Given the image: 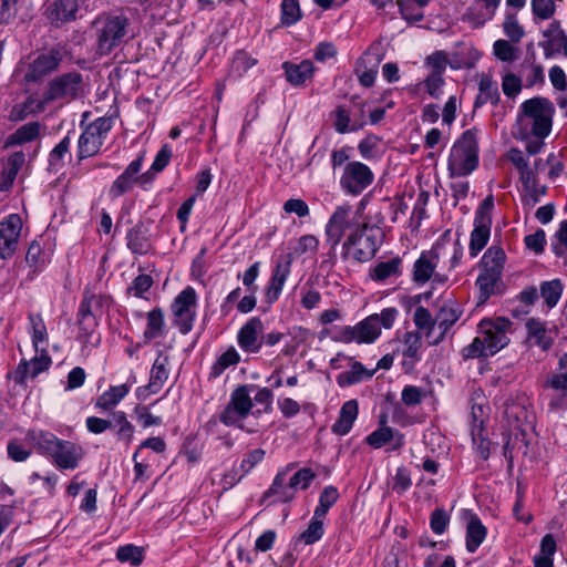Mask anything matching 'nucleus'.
I'll return each instance as SVG.
<instances>
[{"instance_id":"nucleus-9","label":"nucleus","mask_w":567,"mask_h":567,"mask_svg":"<svg viewBox=\"0 0 567 567\" xmlns=\"http://www.w3.org/2000/svg\"><path fill=\"white\" fill-rule=\"evenodd\" d=\"M512 332L513 322L505 317L484 319L480 323V333L487 342L489 352L494 354L509 343Z\"/></svg>"},{"instance_id":"nucleus-19","label":"nucleus","mask_w":567,"mask_h":567,"mask_svg":"<svg viewBox=\"0 0 567 567\" xmlns=\"http://www.w3.org/2000/svg\"><path fill=\"white\" fill-rule=\"evenodd\" d=\"M264 331V324L257 317L250 318L239 330L238 344L247 352L256 353L262 346L260 334Z\"/></svg>"},{"instance_id":"nucleus-7","label":"nucleus","mask_w":567,"mask_h":567,"mask_svg":"<svg viewBox=\"0 0 567 567\" xmlns=\"http://www.w3.org/2000/svg\"><path fill=\"white\" fill-rule=\"evenodd\" d=\"M252 388V385H241L233 391L228 404L219 415L220 422L228 426L244 429L243 421L252 408L249 394V390Z\"/></svg>"},{"instance_id":"nucleus-51","label":"nucleus","mask_w":567,"mask_h":567,"mask_svg":"<svg viewBox=\"0 0 567 567\" xmlns=\"http://www.w3.org/2000/svg\"><path fill=\"white\" fill-rule=\"evenodd\" d=\"M301 18L298 0H282L281 22L286 25L295 24Z\"/></svg>"},{"instance_id":"nucleus-42","label":"nucleus","mask_w":567,"mask_h":567,"mask_svg":"<svg viewBox=\"0 0 567 567\" xmlns=\"http://www.w3.org/2000/svg\"><path fill=\"white\" fill-rule=\"evenodd\" d=\"M501 277V275L482 270L481 275L476 280V285L480 288V298L483 301H485L491 295L496 292Z\"/></svg>"},{"instance_id":"nucleus-52","label":"nucleus","mask_w":567,"mask_h":567,"mask_svg":"<svg viewBox=\"0 0 567 567\" xmlns=\"http://www.w3.org/2000/svg\"><path fill=\"white\" fill-rule=\"evenodd\" d=\"M494 55L503 62H512L517 58L518 49L511 44L507 40H496L493 44Z\"/></svg>"},{"instance_id":"nucleus-20","label":"nucleus","mask_w":567,"mask_h":567,"mask_svg":"<svg viewBox=\"0 0 567 567\" xmlns=\"http://www.w3.org/2000/svg\"><path fill=\"white\" fill-rule=\"evenodd\" d=\"M168 357L159 354L151 370L147 385L137 389V396L145 400L148 395L157 393L168 378Z\"/></svg>"},{"instance_id":"nucleus-14","label":"nucleus","mask_w":567,"mask_h":567,"mask_svg":"<svg viewBox=\"0 0 567 567\" xmlns=\"http://www.w3.org/2000/svg\"><path fill=\"white\" fill-rule=\"evenodd\" d=\"M373 181V173L361 162L346 164L340 177L341 187L353 195L362 193Z\"/></svg>"},{"instance_id":"nucleus-31","label":"nucleus","mask_w":567,"mask_h":567,"mask_svg":"<svg viewBox=\"0 0 567 567\" xmlns=\"http://www.w3.org/2000/svg\"><path fill=\"white\" fill-rule=\"evenodd\" d=\"M24 161L25 157L22 152H17L8 158L0 176L1 190H7L10 188V186L17 177L18 172L24 165Z\"/></svg>"},{"instance_id":"nucleus-37","label":"nucleus","mask_w":567,"mask_h":567,"mask_svg":"<svg viewBox=\"0 0 567 567\" xmlns=\"http://www.w3.org/2000/svg\"><path fill=\"white\" fill-rule=\"evenodd\" d=\"M32 327V343L35 352H47L48 333L42 318L38 315L29 317Z\"/></svg>"},{"instance_id":"nucleus-11","label":"nucleus","mask_w":567,"mask_h":567,"mask_svg":"<svg viewBox=\"0 0 567 567\" xmlns=\"http://www.w3.org/2000/svg\"><path fill=\"white\" fill-rule=\"evenodd\" d=\"M196 292L192 287H186L172 305L174 323L181 333L186 334L193 328L196 317Z\"/></svg>"},{"instance_id":"nucleus-56","label":"nucleus","mask_w":567,"mask_h":567,"mask_svg":"<svg viewBox=\"0 0 567 567\" xmlns=\"http://www.w3.org/2000/svg\"><path fill=\"white\" fill-rule=\"evenodd\" d=\"M460 318L458 312L452 307H442L435 317V323L444 334Z\"/></svg>"},{"instance_id":"nucleus-1","label":"nucleus","mask_w":567,"mask_h":567,"mask_svg":"<svg viewBox=\"0 0 567 567\" xmlns=\"http://www.w3.org/2000/svg\"><path fill=\"white\" fill-rule=\"evenodd\" d=\"M554 105L547 99L533 97L520 105L516 128L519 138L546 137L551 130Z\"/></svg>"},{"instance_id":"nucleus-64","label":"nucleus","mask_w":567,"mask_h":567,"mask_svg":"<svg viewBox=\"0 0 567 567\" xmlns=\"http://www.w3.org/2000/svg\"><path fill=\"white\" fill-rule=\"evenodd\" d=\"M502 87L505 95L513 97L520 92L522 81L514 73H507L503 76Z\"/></svg>"},{"instance_id":"nucleus-24","label":"nucleus","mask_w":567,"mask_h":567,"mask_svg":"<svg viewBox=\"0 0 567 567\" xmlns=\"http://www.w3.org/2000/svg\"><path fill=\"white\" fill-rule=\"evenodd\" d=\"M291 255L281 257L274 269V274L267 290V299L272 302L277 300L281 293L284 285L290 274Z\"/></svg>"},{"instance_id":"nucleus-18","label":"nucleus","mask_w":567,"mask_h":567,"mask_svg":"<svg viewBox=\"0 0 567 567\" xmlns=\"http://www.w3.org/2000/svg\"><path fill=\"white\" fill-rule=\"evenodd\" d=\"M62 50L53 48L49 52L39 55L29 68L25 79L29 81H38L54 71L62 61Z\"/></svg>"},{"instance_id":"nucleus-34","label":"nucleus","mask_w":567,"mask_h":567,"mask_svg":"<svg viewBox=\"0 0 567 567\" xmlns=\"http://www.w3.org/2000/svg\"><path fill=\"white\" fill-rule=\"evenodd\" d=\"M486 537V528L478 517L472 516L466 527V548L474 553Z\"/></svg>"},{"instance_id":"nucleus-63","label":"nucleus","mask_w":567,"mask_h":567,"mask_svg":"<svg viewBox=\"0 0 567 567\" xmlns=\"http://www.w3.org/2000/svg\"><path fill=\"white\" fill-rule=\"evenodd\" d=\"M71 140L65 136L50 153L49 163L51 167H58L64 157L69 153Z\"/></svg>"},{"instance_id":"nucleus-44","label":"nucleus","mask_w":567,"mask_h":567,"mask_svg":"<svg viewBox=\"0 0 567 567\" xmlns=\"http://www.w3.org/2000/svg\"><path fill=\"white\" fill-rule=\"evenodd\" d=\"M543 37L548 40L551 47H559L566 43L567 34L561 28L559 20H553L549 22L547 28L543 31Z\"/></svg>"},{"instance_id":"nucleus-50","label":"nucleus","mask_w":567,"mask_h":567,"mask_svg":"<svg viewBox=\"0 0 567 567\" xmlns=\"http://www.w3.org/2000/svg\"><path fill=\"white\" fill-rule=\"evenodd\" d=\"M424 64L430 74L443 75L449 64L447 54L444 51H436L425 59Z\"/></svg>"},{"instance_id":"nucleus-3","label":"nucleus","mask_w":567,"mask_h":567,"mask_svg":"<svg viewBox=\"0 0 567 567\" xmlns=\"http://www.w3.org/2000/svg\"><path fill=\"white\" fill-rule=\"evenodd\" d=\"M478 165L477 130L465 131L453 144L447 169L451 177L470 175Z\"/></svg>"},{"instance_id":"nucleus-61","label":"nucleus","mask_w":567,"mask_h":567,"mask_svg":"<svg viewBox=\"0 0 567 567\" xmlns=\"http://www.w3.org/2000/svg\"><path fill=\"white\" fill-rule=\"evenodd\" d=\"M413 320L419 329L426 330L427 333H430L436 326L435 319L432 318L431 312L424 307H417L415 309Z\"/></svg>"},{"instance_id":"nucleus-39","label":"nucleus","mask_w":567,"mask_h":567,"mask_svg":"<svg viewBox=\"0 0 567 567\" xmlns=\"http://www.w3.org/2000/svg\"><path fill=\"white\" fill-rule=\"evenodd\" d=\"M334 128L340 134H344L348 131H357L365 124L364 118L361 116L350 125V114L343 106H339L334 111Z\"/></svg>"},{"instance_id":"nucleus-12","label":"nucleus","mask_w":567,"mask_h":567,"mask_svg":"<svg viewBox=\"0 0 567 567\" xmlns=\"http://www.w3.org/2000/svg\"><path fill=\"white\" fill-rule=\"evenodd\" d=\"M313 478L315 473L310 468H301L286 484V472H281L275 477L269 494L277 495L282 502H288L293 498L296 489H306Z\"/></svg>"},{"instance_id":"nucleus-5","label":"nucleus","mask_w":567,"mask_h":567,"mask_svg":"<svg viewBox=\"0 0 567 567\" xmlns=\"http://www.w3.org/2000/svg\"><path fill=\"white\" fill-rule=\"evenodd\" d=\"M130 20L125 16H102L92 27L96 38V51L101 55L111 53L127 34Z\"/></svg>"},{"instance_id":"nucleus-40","label":"nucleus","mask_w":567,"mask_h":567,"mask_svg":"<svg viewBox=\"0 0 567 567\" xmlns=\"http://www.w3.org/2000/svg\"><path fill=\"white\" fill-rule=\"evenodd\" d=\"M555 0H530L534 22L551 20L556 13Z\"/></svg>"},{"instance_id":"nucleus-55","label":"nucleus","mask_w":567,"mask_h":567,"mask_svg":"<svg viewBox=\"0 0 567 567\" xmlns=\"http://www.w3.org/2000/svg\"><path fill=\"white\" fill-rule=\"evenodd\" d=\"M112 424L114 423L118 427L117 435L131 442L134 435V426L128 422L126 414L123 411H116L112 414Z\"/></svg>"},{"instance_id":"nucleus-28","label":"nucleus","mask_w":567,"mask_h":567,"mask_svg":"<svg viewBox=\"0 0 567 567\" xmlns=\"http://www.w3.org/2000/svg\"><path fill=\"white\" fill-rule=\"evenodd\" d=\"M130 392V385H114L104 391L95 402V408L109 411L116 406Z\"/></svg>"},{"instance_id":"nucleus-57","label":"nucleus","mask_w":567,"mask_h":567,"mask_svg":"<svg viewBox=\"0 0 567 567\" xmlns=\"http://www.w3.org/2000/svg\"><path fill=\"white\" fill-rule=\"evenodd\" d=\"M494 353L489 352L487 349V342L483 334L476 337L471 344L463 349V357L466 359L480 358L493 355Z\"/></svg>"},{"instance_id":"nucleus-29","label":"nucleus","mask_w":567,"mask_h":567,"mask_svg":"<svg viewBox=\"0 0 567 567\" xmlns=\"http://www.w3.org/2000/svg\"><path fill=\"white\" fill-rule=\"evenodd\" d=\"M282 66L286 72L287 80L292 85L303 84L313 74V64L309 60H305L299 64L285 62Z\"/></svg>"},{"instance_id":"nucleus-6","label":"nucleus","mask_w":567,"mask_h":567,"mask_svg":"<svg viewBox=\"0 0 567 567\" xmlns=\"http://www.w3.org/2000/svg\"><path fill=\"white\" fill-rule=\"evenodd\" d=\"M362 224L359 221L357 213L351 205L343 204L338 206L326 226L328 243L334 248L340 244L343 236L354 231L355 227H361Z\"/></svg>"},{"instance_id":"nucleus-49","label":"nucleus","mask_w":567,"mask_h":567,"mask_svg":"<svg viewBox=\"0 0 567 567\" xmlns=\"http://www.w3.org/2000/svg\"><path fill=\"white\" fill-rule=\"evenodd\" d=\"M322 518L323 517H317L315 513L308 528L299 536V540L303 542L306 545L318 542L323 535Z\"/></svg>"},{"instance_id":"nucleus-41","label":"nucleus","mask_w":567,"mask_h":567,"mask_svg":"<svg viewBox=\"0 0 567 567\" xmlns=\"http://www.w3.org/2000/svg\"><path fill=\"white\" fill-rule=\"evenodd\" d=\"M478 95L475 100V106H481L491 102L496 104L499 97L497 86L491 81L489 78L483 76L478 83Z\"/></svg>"},{"instance_id":"nucleus-62","label":"nucleus","mask_w":567,"mask_h":567,"mask_svg":"<svg viewBox=\"0 0 567 567\" xmlns=\"http://www.w3.org/2000/svg\"><path fill=\"white\" fill-rule=\"evenodd\" d=\"M127 246L136 254H143L147 249L146 239L142 236L140 227L132 228L127 234Z\"/></svg>"},{"instance_id":"nucleus-30","label":"nucleus","mask_w":567,"mask_h":567,"mask_svg":"<svg viewBox=\"0 0 567 567\" xmlns=\"http://www.w3.org/2000/svg\"><path fill=\"white\" fill-rule=\"evenodd\" d=\"M505 259L506 255L501 246H491L482 257V270L502 276Z\"/></svg>"},{"instance_id":"nucleus-4","label":"nucleus","mask_w":567,"mask_h":567,"mask_svg":"<svg viewBox=\"0 0 567 567\" xmlns=\"http://www.w3.org/2000/svg\"><path fill=\"white\" fill-rule=\"evenodd\" d=\"M382 230L373 225L363 223L361 227H355L343 243V255L355 261L370 260L382 244Z\"/></svg>"},{"instance_id":"nucleus-43","label":"nucleus","mask_w":567,"mask_h":567,"mask_svg":"<svg viewBox=\"0 0 567 567\" xmlns=\"http://www.w3.org/2000/svg\"><path fill=\"white\" fill-rule=\"evenodd\" d=\"M502 27L504 34L511 42L518 43L525 37V30L515 14L507 13Z\"/></svg>"},{"instance_id":"nucleus-25","label":"nucleus","mask_w":567,"mask_h":567,"mask_svg":"<svg viewBox=\"0 0 567 567\" xmlns=\"http://www.w3.org/2000/svg\"><path fill=\"white\" fill-rule=\"evenodd\" d=\"M80 0H54L47 10L48 19L55 25L75 19Z\"/></svg>"},{"instance_id":"nucleus-48","label":"nucleus","mask_w":567,"mask_h":567,"mask_svg":"<svg viewBox=\"0 0 567 567\" xmlns=\"http://www.w3.org/2000/svg\"><path fill=\"white\" fill-rule=\"evenodd\" d=\"M338 497L339 493L336 487H324L319 497V505L315 509L316 516L324 517L329 508L337 502Z\"/></svg>"},{"instance_id":"nucleus-26","label":"nucleus","mask_w":567,"mask_h":567,"mask_svg":"<svg viewBox=\"0 0 567 567\" xmlns=\"http://www.w3.org/2000/svg\"><path fill=\"white\" fill-rule=\"evenodd\" d=\"M359 408L357 400H349L343 403L340 414L336 423L332 425V431L339 435H346L350 432L357 416Z\"/></svg>"},{"instance_id":"nucleus-59","label":"nucleus","mask_w":567,"mask_h":567,"mask_svg":"<svg viewBox=\"0 0 567 567\" xmlns=\"http://www.w3.org/2000/svg\"><path fill=\"white\" fill-rule=\"evenodd\" d=\"M494 207L493 196H487L478 206L475 213L474 225L489 226L492 225V210Z\"/></svg>"},{"instance_id":"nucleus-53","label":"nucleus","mask_w":567,"mask_h":567,"mask_svg":"<svg viewBox=\"0 0 567 567\" xmlns=\"http://www.w3.org/2000/svg\"><path fill=\"white\" fill-rule=\"evenodd\" d=\"M540 293L548 307L551 308L556 306L561 296L560 281L558 279H555L551 281L544 282L540 288Z\"/></svg>"},{"instance_id":"nucleus-15","label":"nucleus","mask_w":567,"mask_h":567,"mask_svg":"<svg viewBox=\"0 0 567 567\" xmlns=\"http://www.w3.org/2000/svg\"><path fill=\"white\" fill-rule=\"evenodd\" d=\"M22 219L18 214H11L0 221V258L12 256L18 247Z\"/></svg>"},{"instance_id":"nucleus-22","label":"nucleus","mask_w":567,"mask_h":567,"mask_svg":"<svg viewBox=\"0 0 567 567\" xmlns=\"http://www.w3.org/2000/svg\"><path fill=\"white\" fill-rule=\"evenodd\" d=\"M386 416L380 420L381 426L369 434L365 439L367 443L373 449H380L388 443H392V450H399L404 444V436L399 431L385 425Z\"/></svg>"},{"instance_id":"nucleus-23","label":"nucleus","mask_w":567,"mask_h":567,"mask_svg":"<svg viewBox=\"0 0 567 567\" xmlns=\"http://www.w3.org/2000/svg\"><path fill=\"white\" fill-rule=\"evenodd\" d=\"M527 341L532 347H538L543 351L551 348L555 339V333L547 328L545 322L538 319L530 318L526 322Z\"/></svg>"},{"instance_id":"nucleus-27","label":"nucleus","mask_w":567,"mask_h":567,"mask_svg":"<svg viewBox=\"0 0 567 567\" xmlns=\"http://www.w3.org/2000/svg\"><path fill=\"white\" fill-rule=\"evenodd\" d=\"M35 353H37V355L32 360L24 361L19 364L16 373H17V375L20 377V381H23V379H25L28 377H30V378L37 377L40 372L48 369L49 365L51 364V359L47 354V352H35Z\"/></svg>"},{"instance_id":"nucleus-33","label":"nucleus","mask_w":567,"mask_h":567,"mask_svg":"<svg viewBox=\"0 0 567 567\" xmlns=\"http://www.w3.org/2000/svg\"><path fill=\"white\" fill-rule=\"evenodd\" d=\"M41 125L38 122H30L19 127L8 136L6 146L22 145L39 137Z\"/></svg>"},{"instance_id":"nucleus-8","label":"nucleus","mask_w":567,"mask_h":567,"mask_svg":"<svg viewBox=\"0 0 567 567\" xmlns=\"http://www.w3.org/2000/svg\"><path fill=\"white\" fill-rule=\"evenodd\" d=\"M112 128V120L109 117H99L85 127L79 137L78 148L81 159L95 155Z\"/></svg>"},{"instance_id":"nucleus-45","label":"nucleus","mask_w":567,"mask_h":567,"mask_svg":"<svg viewBox=\"0 0 567 567\" xmlns=\"http://www.w3.org/2000/svg\"><path fill=\"white\" fill-rule=\"evenodd\" d=\"M482 2V6L484 7V12L478 16V18H475V13L473 10L467 12V19L473 23L474 27H481L486 21L492 20L494 17L501 0H478Z\"/></svg>"},{"instance_id":"nucleus-38","label":"nucleus","mask_w":567,"mask_h":567,"mask_svg":"<svg viewBox=\"0 0 567 567\" xmlns=\"http://www.w3.org/2000/svg\"><path fill=\"white\" fill-rule=\"evenodd\" d=\"M491 236V227L483 225H474L470 238V255L476 257L487 245Z\"/></svg>"},{"instance_id":"nucleus-36","label":"nucleus","mask_w":567,"mask_h":567,"mask_svg":"<svg viewBox=\"0 0 567 567\" xmlns=\"http://www.w3.org/2000/svg\"><path fill=\"white\" fill-rule=\"evenodd\" d=\"M401 259L399 257L388 261H381L370 269V278L374 281H384L391 277H398L400 270Z\"/></svg>"},{"instance_id":"nucleus-16","label":"nucleus","mask_w":567,"mask_h":567,"mask_svg":"<svg viewBox=\"0 0 567 567\" xmlns=\"http://www.w3.org/2000/svg\"><path fill=\"white\" fill-rule=\"evenodd\" d=\"M142 167V156L131 162L125 171L113 182L109 194L112 198H117L133 188L137 182H148V173L138 176Z\"/></svg>"},{"instance_id":"nucleus-46","label":"nucleus","mask_w":567,"mask_h":567,"mask_svg":"<svg viewBox=\"0 0 567 567\" xmlns=\"http://www.w3.org/2000/svg\"><path fill=\"white\" fill-rule=\"evenodd\" d=\"M164 327V316L159 309H154L147 315V327L144 331V337L147 340H152L158 337Z\"/></svg>"},{"instance_id":"nucleus-10","label":"nucleus","mask_w":567,"mask_h":567,"mask_svg":"<svg viewBox=\"0 0 567 567\" xmlns=\"http://www.w3.org/2000/svg\"><path fill=\"white\" fill-rule=\"evenodd\" d=\"M444 248L440 246L433 247L431 250L421 254L419 259L414 262L413 280L423 285L432 279L433 284H445L447 276L444 274L435 272L440 258L444 252Z\"/></svg>"},{"instance_id":"nucleus-32","label":"nucleus","mask_w":567,"mask_h":567,"mask_svg":"<svg viewBox=\"0 0 567 567\" xmlns=\"http://www.w3.org/2000/svg\"><path fill=\"white\" fill-rule=\"evenodd\" d=\"M28 439L31 444L40 452L52 456L55 449L59 447V440L55 435L44 431H30Z\"/></svg>"},{"instance_id":"nucleus-13","label":"nucleus","mask_w":567,"mask_h":567,"mask_svg":"<svg viewBox=\"0 0 567 567\" xmlns=\"http://www.w3.org/2000/svg\"><path fill=\"white\" fill-rule=\"evenodd\" d=\"M82 76L79 73H66L50 82L44 102L54 100H72L83 93Z\"/></svg>"},{"instance_id":"nucleus-58","label":"nucleus","mask_w":567,"mask_h":567,"mask_svg":"<svg viewBox=\"0 0 567 567\" xmlns=\"http://www.w3.org/2000/svg\"><path fill=\"white\" fill-rule=\"evenodd\" d=\"M116 558L121 563H131L132 565L137 566L143 560V551L134 545H125L117 549Z\"/></svg>"},{"instance_id":"nucleus-60","label":"nucleus","mask_w":567,"mask_h":567,"mask_svg":"<svg viewBox=\"0 0 567 567\" xmlns=\"http://www.w3.org/2000/svg\"><path fill=\"white\" fill-rule=\"evenodd\" d=\"M398 6L402 18L408 22H419L423 20V10L414 4L411 0H399Z\"/></svg>"},{"instance_id":"nucleus-21","label":"nucleus","mask_w":567,"mask_h":567,"mask_svg":"<svg viewBox=\"0 0 567 567\" xmlns=\"http://www.w3.org/2000/svg\"><path fill=\"white\" fill-rule=\"evenodd\" d=\"M59 447L52 454L54 464L62 470H74L83 457V449L69 441H60Z\"/></svg>"},{"instance_id":"nucleus-17","label":"nucleus","mask_w":567,"mask_h":567,"mask_svg":"<svg viewBox=\"0 0 567 567\" xmlns=\"http://www.w3.org/2000/svg\"><path fill=\"white\" fill-rule=\"evenodd\" d=\"M382 59L383 54L380 52L379 45H371L362 58L358 60L355 74L363 86L369 87L373 85L378 74V66Z\"/></svg>"},{"instance_id":"nucleus-54","label":"nucleus","mask_w":567,"mask_h":567,"mask_svg":"<svg viewBox=\"0 0 567 567\" xmlns=\"http://www.w3.org/2000/svg\"><path fill=\"white\" fill-rule=\"evenodd\" d=\"M404 351L403 355L413 361L419 360V351L421 348V334L417 331H409L404 334Z\"/></svg>"},{"instance_id":"nucleus-35","label":"nucleus","mask_w":567,"mask_h":567,"mask_svg":"<svg viewBox=\"0 0 567 567\" xmlns=\"http://www.w3.org/2000/svg\"><path fill=\"white\" fill-rule=\"evenodd\" d=\"M374 373L375 370H368L360 362H353L350 370L337 377V382L340 386H347L370 379Z\"/></svg>"},{"instance_id":"nucleus-47","label":"nucleus","mask_w":567,"mask_h":567,"mask_svg":"<svg viewBox=\"0 0 567 567\" xmlns=\"http://www.w3.org/2000/svg\"><path fill=\"white\" fill-rule=\"evenodd\" d=\"M43 110V103L29 97L24 103L14 105L10 112V120L21 121L30 113L40 112Z\"/></svg>"},{"instance_id":"nucleus-2","label":"nucleus","mask_w":567,"mask_h":567,"mask_svg":"<svg viewBox=\"0 0 567 567\" xmlns=\"http://www.w3.org/2000/svg\"><path fill=\"white\" fill-rule=\"evenodd\" d=\"M399 315L395 308H385L380 313H373L354 326L340 328L338 340L344 343H372L381 334V327L392 328Z\"/></svg>"}]
</instances>
